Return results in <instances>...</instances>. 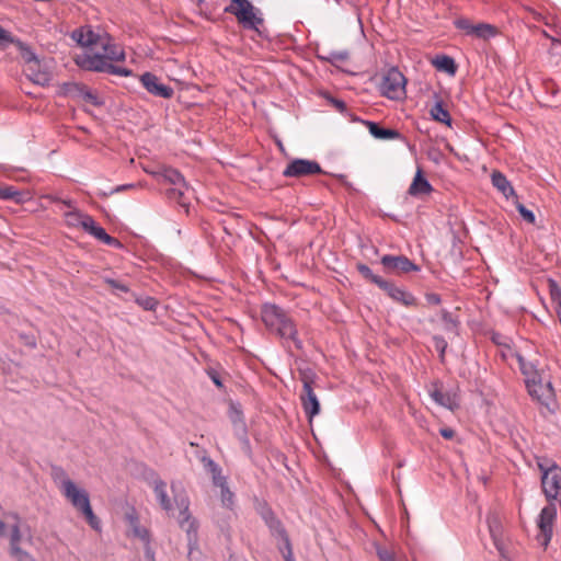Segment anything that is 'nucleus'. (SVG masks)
Instances as JSON below:
<instances>
[{
    "mask_svg": "<svg viewBox=\"0 0 561 561\" xmlns=\"http://www.w3.org/2000/svg\"><path fill=\"white\" fill-rule=\"evenodd\" d=\"M127 519H128V524H129V530L130 533L135 536V537H138L140 538L144 542L148 543V531L146 528L141 527L139 525V522L138 519L133 516V515H128L127 516Z\"/></svg>",
    "mask_w": 561,
    "mask_h": 561,
    "instance_id": "c85d7f7f",
    "label": "nucleus"
},
{
    "mask_svg": "<svg viewBox=\"0 0 561 561\" xmlns=\"http://www.w3.org/2000/svg\"><path fill=\"white\" fill-rule=\"evenodd\" d=\"M140 82L144 88L154 96L170 99L173 95V89L163 84L157 76L150 72L141 75Z\"/></svg>",
    "mask_w": 561,
    "mask_h": 561,
    "instance_id": "dca6fc26",
    "label": "nucleus"
},
{
    "mask_svg": "<svg viewBox=\"0 0 561 561\" xmlns=\"http://www.w3.org/2000/svg\"><path fill=\"white\" fill-rule=\"evenodd\" d=\"M64 204L67 205V206H70V203L67 202V201H64Z\"/></svg>",
    "mask_w": 561,
    "mask_h": 561,
    "instance_id": "603ef678",
    "label": "nucleus"
},
{
    "mask_svg": "<svg viewBox=\"0 0 561 561\" xmlns=\"http://www.w3.org/2000/svg\"><path fill=\"white\" fill-rule=\"evenodd\" d=\"M10 553L16 561H37L31 553L22 548H14V551Z\"/></svg>",
    "mask_w": 561,
    "mask_h": 561,
    "instance_id": "473e14b6",
    "label": "nucleus"
},
{
    "mask_svg": "<svg viewBox=\"0 0 561 561\" xmlns=\"http://www.w3.org/2000/svg\"><path fill=\"white\" fill-rule=\"evenodd\" d=\"M64 217L68 227L80 228L98 240L104 242L105 244L116 247L121 245L116 239L108 236L102 227L98 226L91 216L83 214L76 208H72L68 211H65Z\"/></svg>",
    "mask_w": 561,
    "mask_h": 561,
    "instance_id": "39448f33",
    "label": "nucleus"
},
{
    "mask_svg": "<svg viewBox=\"0 0 561 561\" xmlns=\"http://www.w3.org/2000/svg\"><path fill=\"white\" fill-rule=\"evenodd\" d=\"M435 348L439 352L440 357L444 356L445 350L447 347V343L443 337L435 336L434 337Z\"/></svg>",
    "mask_w": 561,
    "mask_h": 561,
    "instance_id": "4c0bfd02",
    "label": "nucleus"
},
{
    "mask_svg": "<svg viewBox=\"0 0 561 561\" xmlns=\"http://www.w3.org/2000/svg\"><path fill=\"white\" fill-rule=\"evenodd\" d=\"M334 105L336 106L337 110H340L341 112H343L345 110V104L341 101H334Z\"/></svg>",
    "mask_w": 561,
    "mask_h": 561,
    "instance_id": "de8ad7c7",
    "label": "nucleus"
},
{
    "mask_svg": "<svg viewBox=\"0 0 561 561\" xmlns=\"http://www.w3.org/2000/svg\"><path fill=\"white\" fill-rule=\"evenodd\" d=\"M503 561H513V560H511L508 558H504Z\"/></svg>",
    "mask_w": 561,
    "mask_h": 561,
    "instance_id": "864d4df0",
    "label": "nucleus"
},
{
    "mask_svg": "<svg viewBox=\"0 0 561 561\" xmlns=\"http://www.w3.org/2000/svg\"><path fill=\"white\" fill-rule=\"evenodd\" d=\"M209 465L213 473V482L220 489L221 502L225 506H230L232 504L233 494L227 486L226 478L220 474L219 469L214 462L210 461Z\"/></svg>",
    "mask_w": 561,
    "mask_h": 561,
    "instance_id": "aec40b11",
    "label": "nucleus"
},
{
    "mask_svg": "<svg viewBox=\"0 0 561 561\" xmlns=\"http://www.w3.org/2000/svg\"><path fill=\"white\" fill-rule=\"evenodd\" d=\"M496 34V28L488 23H476L471 36L488 39Z\"/></svg>",
    "mask_w": 561,
    "mask_h": 561,
    "instance_id": "cd10ccee",
    "label": "nucleus"
},
{
    "mask_svg": "<svg viewBox=\"0 0 561 561\" xmlns=\"http://www.w3.org/2000/svg\"><path fill=\"white\" fill-rule=\"evenodd\" d=\"M373 282L377 284L382 290L387 293V295L404 306H412L415 302L414 297L400 287H396L391 283H388L380 277H374Z\"/></svg>",
    "mask_w": 561,
    "mask_h": 561,
    "instance_id": "f3484780",
    "label": "nucleus"
},
{
    "mask_svg": "<svg viewBox=\"0 0 561 561\" xmlns=\"http://www.w3.org/2000/svg\"><path fill=\"white\" fill-rule=\"evenodd\" d=\"M214 382H215L217 386H220V385H221V383H220V381H219L218 379H216V378H214Z\"/></svg>",
    "mask_w": 561,
    "mask_h": 561,
    "instance_id": "3c124183",
    "label": "nucleus"
},
{
    "mask_svg": "<svg viewBox=\"0 0 561 561\" xmlns=\"http://www.w3.org/2000/svg\"><path fill=\"white\" fill-rule=\"evenodd\" d=\"M430 396L437 404L446 409L455 410L459 405L457 393L444 392L442 387L437 383L433 385V387L430 389Z\"/></svg>",
    "mask_w": 561,
    "mask_h": 561,
    "instance_id": "6ab92c4d",
    "label": "nucleus"
},
{
    "mask_svg": "<svg viewBox=\"0 0 561 561\" xmlns=\"http://www.w3.org/2000/svg\"><path fill=\"white\" fill-rule=\"evenodd\" d=\"M433 65L438 70L445 71V72L450 73V75L455 73V71H456L455 61H454L453 58H450L448 56H437L433 60Z\"/></svg>",
    "mask_w": 561,
    "mask_h": 561,
    "instance_id": "7c9ffc66",
    "label": "nucleus"
},
{
    "mask_svg": "<svg viewBox=\"0 0 561 561\" xmlns=\"http://www.w3.org/2000/svg\"><path fill=\"white\" fill-rule=\"evenodd\" d=\"M51 478L57 489L60 491L62 496L73 506V508L83 515L88 524L93 529L100 530L101 523L96 515L93 513L90 496L87 490L70 479L67 472L59 467L53 469Z\"/></svg>",
    "mask_w": 561,
    "mask_h": 561,
    "instance_id": "7ed1b4c3",
    "label": "nucleus"
},
{
    "mask_svg": "<svg viewBox=\"0 0 561 561\" xmlns=\"http://www.w3.org/2000/svg\"><path fill=\"white\" fill-rule=\"evenodd\" d=\"M300 379L302 381L300 400L306 415L311 421L320 412V403L313 391L314 374L311 370H301Z\"/></svg>",
    "mask_w": 561,
    "mask_h": 561,
    "instance_id": "6e6552de",
    "label": "nucleus"
},
{
    "mask_svg": "<svg viewBox=\"0 0 561 561\" xmlns=\"http://www.w3.org/2000/svg\"><path fill=\"white\" fill-rule=\"evenodd\" d=\"M12 522H4L0 518V537H7L9 533V525H11Z\"/></svg>",
    "mask_w": 561,
    "mask_h": 561,
    "instance_id": "37998d69",
    "label": "nucleus"
},
{
    "mask_svg": "<svg viewBox=\"0 0 561 561\" xmlns=\"http://www.w3.org/2000/svg\"><path fill=\"white\" fill-rule=\"evenodd\" d=\"M516 208L519 213V215L523 217V219L529 224H535L536 217L535 214L527 209L523 204L516 203Z\"/></svg>",
    "mask_w": 561,
    "mask_h": 561,
    "instance_id": "f704fd0d",
    "label": "nucleus"
},
{
    "mask_svg": "<svg viewBox=\"0 0 561 561\" xmlns=\"http://www.w3.org/2000/svg\"><path fill=\"white\" fill-rule=\"evenodd\" d=\"M430 113L433 119L446 125H450V115L448 111L443 107L440 102H436L435 105L431 108Z\"/></svg>",
    "mask_w": 561,
    "mask_h": 561,
    "instance_id": "2f4dec72",
    "label": "nucleus"
},
{
    "mask_svg": "<svg viewBox=\"0 0 561 561\" xmlns=\"http://www.w3.org/2000/svg\"><path fill=\"white\" fill-rule=\"evenodd\" d=\"M262 320L268 330L275 332L282 339L293 341L297 347H300V342L296 339L295 324L280 308L272 304H265L262 307Z\"/></svg>",
    "mask_w": 561,
    "mask_h": 561,
    "instance_id": "20e7f679",
    "label": "nucleus"
},
{
    "mask_svg": "<svg viewBox=\"0 0 561 561\" xmlns=\"http://www.w3.org/2000/svg\"><path fill=\"white\" fill-rule=\"evenodd\" d=\"M137 302L139 306H141L145 310H154L157 306V300L152 297H142L138 298Z\"/></svg>",
    "mask_w": 561,
    "mask_h": 561,
    "instance_id": "c9c22d12",
    "label": "nucleus"
},
{
    "mask_svg": "<svg viewBox=\"0 0 561 561\" xmlns=\"http://www.w3.org/2000/svg\"><path fill=\"white\" fill-rule=\"evenodd\" d=\"M427 301L432 305H438L440 302V298L435 294L427 295Z\"/></svg>",
    "mask_w": 561,
    "mask_h": 561,
    "instance_id": "a18cd8bd",
    "label": "nucleus"
},
{
    "mask_svg": "<svg viewBox=\"0 0 561 561\" xmlns=\"http://www.w3.org/2000/svg\"><path fill=\"white\" fill-rule=\"evenodd\" d=\"M381 264L388 272L394 274L417 272L420 270L417 265L403 255H383Z\"/></svg>",
    "mask_w": 561,
    "mask_h": 561,
    "instance_id": "4468645a",
    "label": "nucleus"
},
{
    "mask_svg": "<svg viewBox=\"0 0 561 561\" xmlns=\"http://www.w3.org/2000/svg\"><path fill=\"white\" fill-rule=\"evenodd\" d=\"M12 524L9 525L8 538L10 540V552L14 551V548H21L20 543L22 540V534L20 530V522L15 516H12Z\"/></svg>",
    "mask_w": 561,
    "mask_h": 561,
    "instance_id": "393cba45",
    "label": "nucleus"
},
{
    "mask_svg": "<svg viewBox=\"0 0 561 561\" xmlns=\"http://www.w3.org/2000/svg\"><path fill=\"white\" fill-rule=\"evenodd\" d=\"M127 519H128V524H129V530L130 533L135 536V537H138L140 538L144 542L148 543V531L146 528L141 527L139 525V522L138 519L133 516V515H128L127 516Z\"/></svg>",
    "mask_w": 561,
    "mask_h": 561,
    "instance_id": "c756f323",
    "label": "nucleus"
},
{
    "mask_svg": "<svg viewBox=\"0 0 561 561\" xmlns=\"http://www.w3.org/2000/svg\"><path fill=\"white\" fill-rule=\"evenodd\" d=\"M16 46L20 50L21 57L27 64V76L30 79L37 84H45L48 82L49 77L45 71L39 70V61L33 50L21 42H16Z\"/></svg>",
    "mask_w": 561,
    "mask_h": 561,
    "instance_id": "f8f14e48",
    "label": "nucleus"
},
{
    "mask_svg": "<svg viewBox=\"0 0 561 561\" xmlns=\"http://www.w3.org/2000/svg\"><path fill=\"white\" fill-rule=\"evenodd\" d=\"M486 523L490 530V535L493 538L494 545L497 547L499 550H501L500 536L502 527L499 517L494 514H491L488 516Z\"/></svg>",
    "mask_w": 561,
    "mask_h": 561,
    "instance_id": "bb28decb",
    "label": "nucleus"
},
{
    "mask_svg": "<svg viewBox=\"0 0 561 561\" xmlns=\"http://www.w3.org/2000/svg\"><path fill=\"white\" fill-rule=\"evenodd\" d=\"M8 43H14V41L4 28L0 27V46H4Z\"/></svg>",
    "mask_w": 561,
    "mask_h": 561,
    "instance_id": "58836bf2",
    "label": "nucleus"
},
{
    "mask_svg": "<svg viewBox=\"0 0 561 561\" xmlns=\"http://www.w3.org/2000/svg\"><path fill=\"white\" fill-rule=\"evenodd\" d=\"M431 190V184L423 178L422 171L419 170L409 187V193L413 196H420L430 193Z\"/></svg>",
    "mask_w": 561,
    "mask_h": 561,
    "instance_id": "5701e85b",
    "label": "nucleus"
},
{
    "mask_svg": "<svg viewBox=\"0 0 561 561\" xmlns=\"http://www.w3.org/2000/svg\"><path fill=\"white\" fill-rule=\"evenodd\" d=\"M433 321L437 324L438 328L443 329L447 333H450L453 335L458 334L459 322L449 312L443 310Z\"/></svg>",
    "mask_w": 561,
    "mask_h": 561,
    "instance_id": "412c9836",
    "label": "nucleus"
},
{
    "mask_svg": "<svg viewBox=\"0 0 561 561\" xmlns=\"http://www.w3.org/2000/svg\"><path fill=\"white\" fill-rule=\"evenodd\" d=\"M358 271L362 273V275L371 280L373 282V278L376 277L373 272L370 271V268L364 264H358L357 266Z\"/></svg>",
    "mask_w": 561,
    "mask_h": 561,
    "instance_id": "ea45409f",
    "label": "nucleus"
},
{
    "mask_svg": "<svg viewBox=\"0 0 561 561\" xmlns=\"http://www.w3.org/2000/svg\"><path fill=\"white\" fill-rule=\"evenodd\" d=\"M150 474L152 476L151 486L160 506L172 516H175V510L179 511L176 516L179 524L187 533L191 540L192 536L196 533V523L188 514V499L183 492L181 484L178 482L171 483L173 494L171 500L167 492V483L157 477L154 472H150Z\"/></svg>",
    "mask_w": 561,
    "mask_h": 561,
    "instance_id": "f03ea898",
    "label": "nucleus"
},
{
    "mask_svg": "<svg viewBox=\"0 0 561 561\" xmlns=\"http://www.w3.org/2000/svg\"><path fill=\"white\" fill-rule=\"evenodd\" d=\"M320 172L321 168L318 162L306 159H296L286 167L283 174L285 176H304Z\"/></svg>",
    "mask_w": 561,
    "mask_h": 561,
    "instance_id": "2eb2a0df",
    "label": "nucleus"
},
{
    "mask_svg": "<svg viewBox=\"0 0 561 561\" xmlns=\"http://www.w3.org/2000/svg\"><path fill=\"white\" fill-rule=\"evenodd\" d=\"M376 550H377V554H378L380 561H394L392 553L390 551H388L387 549H383L381 547H376Z\"/></svg>",
    "mask_w": 561,
    "mask_h": 561,
    "instance_id": "e433bc0d",
    "label": "nucleus"
},
{
    "mask_svg": "<svg viewBox=\"0 0 561 561\" xmlns=\"http://www.w3.org/2000/svg\"><path fill=\"white\" fill-rule=\"evenodd\" d=\"M285 543H286V548H287V554H284L285 559H286V561H293V559H291V550H290L289 541H288L287 538H285Z\"/></svg>",
    "mask_w": 561,
    "mask_h": 561,
    "instance_id": "49530a36",
    "label": "nucleus"
},
{
    "mask_svg": "<svg viewBox=\"0 0 561 561\" xmlns=\"http://www.w3.org/2000/svg\"><path fill=\"white\" fill-rule=\"evenodd\" d=\"M559 43H560L559 41L553 39V42H552V48H553V47H556Z\"/></svg>",
    "mask_w": 561,
    "mask_h": 561,
    "instance_id": "8fccbe9b",
    "label": "nucleus"
},
{
    "mask_svg": "<svg viewBox=\"0 0 561 561\" xmlns=\"http://www.w3.org/2000/svg\"><path fill=\"white\" fill-rule=\"evenodd\" d=\"M159 180L170 183L173 187L170 190L171 199L178 201L185 206V197L190 193V187L185 183L183 176L174 169L163 168L159 172L153 173Z\"/></svg>",
    "mask_w": 561,
    "mask_h": 561,
    "instance_id": "9d476101",
    "label": "nucleus"
},
{
    "mask_svg": "<svg viewBox=\"0 0 561 561\" xmlns=\"http://www.w3.org/2000/svg\"><path fill=\"white\" fill-rule=\"evenodd\" d=\"M492 184L505 196L508 197L511 195H514V188L511 185V183L507 181V179L501 173V172H493L492 173Z\"/></svg>",
    "mask_w": 561,
    "mask_h": 561,
    "instance_id": "b1692460",
    "label": "nucleus"
},
{
    "mask_svg": "<svg viewBox=\"0 0 561 561\" xmlns=\"http://www.w3.org/2000/svg\"><path fill=\"white\" fill-rule=\"evenodd\" d=\"M82 98L84 101H87L91 104H94V105H98L100 103L98 100V96L95 94H93L91 91H83Z\"/></svg>",
    "mask_w": 561,
    "mask_h": 561,
    "instance_id": "a19ab883",
    "label": "nucleus"
},
{
    "mask_svg": "<svg viewBox=\"0 0 561 561\" xmlns=\"http://www.w3.org/2000/svg\"><path fill=\"white\" fill-rule=\"evenodd\" d=\"M146 554H147V557H148L151 561H154V559H153V554H152V552L150 551V549H149L148 547H147V549H146Z\"/></svg>",
    "mask_w": 561,
    "mask_h": 561,
    "instance_id": "09e8293b",
    "label": "nucleus"
},
{
    "mask_svg": "<svg viewBox=\"0 0 561 561\" xmlns=\"http://www.w3.org/2000/svg\"><path fill=\"white\" fill-rule=\"evenodd\" d=\"M540 470L541 490L548 502L557 501L561 492V467L551 460L537 459Z\"/></svg>",
    "mask_w": 561,
    "mask_h": 561,
    "instance_id": "423d86ee",
    "label": "nucleus"
},
{
    "mask_svg": "<svg viewBox=\"0 0 561 561\" xmlns=\"http://www.w3.org/2000/svg\"><path fill=\"white\" fill-rule=\"evenodd\" d=\"M518 364L520 367V370L526 379V386L530 383V379H535L536 377H539L541 374L538 371L536 365L530 362H526L524 357L517 356Z\"/></svg>",
    "mask_w": 561,
    "mask_h": 561,
    "instance_id": "a878e982",
    "label": "nucleus"
},
{
    "mask_svg": "<svg viewBox=\"0 0 561 561\" xmlns=\"http://www.w3.org/2000/svg\"><path fill=\"white\" fill-rule=\"evenodd\" d=\"M405 85L407 80L403 73L397 68H391L382 77L380 91L388 99L402 100L405 98Z\"/></svg>",
    "mask_w": 561,
    "mask_h": 561,
    "instance_id": "1a4fd4ad",
    "label": "nucleus"
},
{
    "mask_svg": "<svg viewBox=\"0 0 561 561\" xmlns=\"http://www.w3.org/2000/svg\"><path fill=\"white\" fill-rule=\"evenodd\" d=\"M439 433H440V435H442L444 438H446V439H450V438H453V437H454V435H455V432H454L451 428H448V427H446V428H442V430L439 431Z\"/></svg>",
    "mask_w": 561,
    "mask_h": 561,
    "instance_id": "c03bdc74",
    "label": "nucleus"
},
{
    "mask_svg": "<svg viewBox=\"0 0 561 561\" xmlns=\"http://www.w3.org/2000/svg\"><path fill=\"white\" fill-rule=\"evenodd\" d=\"M353 125L357 131L368 129L369 134L377 139H392L398 136L397 131L379 127L371 122H365L353 116Z\"/></svg>",
    "mask_w": 561,
    "mask_h": 561,
    "instance_id": "a211bd4d",
    "label": "nucleus"
},
{
    "mask_svg": "<svg viewBox=\"0 0 561 561\" xmlns=\"http://www.w3.org/2000/svg\"><path fill=\"white\" fill-rule=\"evenodd\" d=\"M72 38L88 49L84 55L77 59V64L82 68L125 77L131 73L126 68L111 64L112 61L123 60L125 53L107 33L94 32L90 27H81L72 33Z\"/></svg>",
    "mask_w": 561,
    "mask_h": 561,
    "instance_id": "f257e3e1",
    "label": "nucleus"
},
{
    "mask_svg": "<svg viewBox=\"0 0 561 561\" xmlns=\"http://www.w3.org/2000/svg\"><path fill=\"white\" fill-rule=\"evenodd\" d=\"M556 517L557 504L554 501L548 502V505L541 510L538 518V540L545 548L549 545L552 538L553 523Z\"/></svg>",
    "mask_w": 561,
    "mask_h": 561,
    "instance_id": "9b49d317",
    "label": "nucleus"
},
{
    "mask_svg": "<svg viewBox=\"0 0 561 561\" xmlns=\"http://www.w3.org/2000/svg\"><path fill=\"white\" fill-rule=\"evenodd\" d=\"M225 12L233 14L237 21L245 28L259 31L264 19L260 9L254 7L249 0H231L226 7Z\"/></svg>",
    "mask_w": 561,
    "mask_h": 561,
    "instance_id": "0eeeda50",
    "label": "nucleus"
},
{
    "mask_svg": "<svg viewBox=\"0 0 561 561\" xmlns=\"http://www.w3.org/2000/svg\"><path fill=\"white\" fill-rule=\"evenodd\" d=\"M527 388L529 394L543 405L549 408L554 402V390L552 385L541 375L535 379H530V383L527 385Z\"/></svg>",
    "mask_w": 561,
    "mask_h": 561,
    "instance_id": "ddd939ff",
    "label": "nucleus"
},
{
    "mask_svg": "<svg viewBox=\"0 0 561 561\" xmlns=\"http://www.w3.org/2000/svg\"><path fill=\"white\" fill-rule=\"evenodd\" d=\"M0 199L13 201L16 204H22L30 199V196L25 192L15 190L11 185H0Z\"/></svg>",
    "mask_w": 561,
    "mask_h": 561,
    "instance_id": "4be33fe9",
    "label": "nucleus"
},
{
    "mask_svg": "<svg viewBox=\"0 0 561 561\" xmlns=\"http://www.w3.org/2000/svg\"><path fill=\"white\" fill-rule=\"evenodd\" d=\"M455 25L457 28L461 30L466 35L471 36L474 23L467 19H458L455 21Z\"/></svg>",
    "mask_w": 561,
    "mask_h": 561,
    "instance_id": "72a5a7b5",
    "label": "nucleus"
},
{
    "mask_svg": "<svg viewBox=\"0 0 561 561\" xmlns=\"http://www.w3.org/2000/svg\"><path fill=\"white\" fill-rule=\"evenodd\" d=\"M106 283L114 289H118L124 293L128 291V287L125 284H122L115 279H106Z\"/></svg>",
    "mask_w": 561,
    "mask_h": 561,
    "instance_id": "79ce46f5",
    "label": "nucleus"
}]
</instances>
